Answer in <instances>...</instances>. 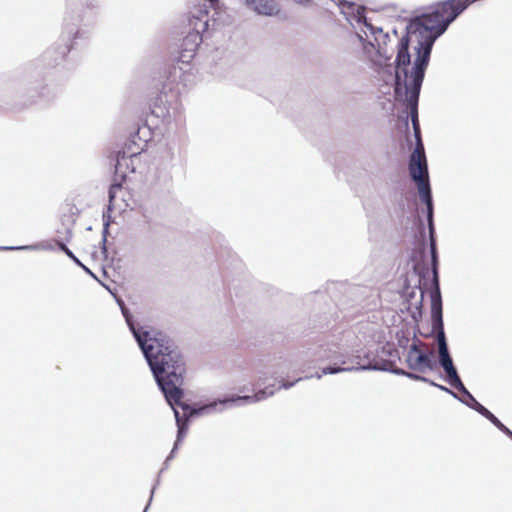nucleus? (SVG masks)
I'll use <instances>...</instances> for the list:
<instances>
[{
  "label": "nucleus",
  "mask_w": 512,
  "mask_h": 512,
  "mask_svg": "<svg viewBox=\"0 0 512 512\" xmlns=\"http://www.w3.org/2000/svg\"><path fill=\"white\" fill-rule=\"evenodd\" d=\"M121 312L141 349L147 364L166 402L174 412L177 425V436L175 444L180 445L186 436L188 422L194 416L209 415L216 411H223L226 406H245L262 401L273 396L276 389L275 384H268L270 372L259 371L258 385L265 387L259 389L252 395H232L217 399L206 404L190 405L182 401L184 391L185 362L174 341L164 332L147 330L138 326L133 316L125 307L123 301H118ZM276 372H271V377Z\"/></svg>",
  "instance_id": "f257e3e1"
},
{
  "label": "nucleus",
  "mask_w": 512,
  "mask_h": 512,
  "mask_svg": "<svg viewBox=\"0 0 512 512\" xmlns=\"http://www.w3.org/2000/svg\"><path fill=\"white\" fill-rule=\"evenodd\" d=\"M99 0H66L63 19V43L47 48L41 56L28 62L7 87V92L20 106L48 102L55 97L45 83L49 71L57 68L73 50L84 46L96 21Z\"/></svg>",
  "instance_id": "f03ea898"
},
{
  "label": "nucleus",
  "mask_w": 512,
  "mask_h": 512,
  "mask_svg": "<svg viewBox=\"0 0 512 512\" xmlns=\"http://www.w3.org/2000/svg\"><path fill=\"white\" fill-rule=\"evenodd\" d=\"M430 312H431V332L425 337L434 335L438 348V364L445 373L444 380L453 388L457 389L461 396L456 398L462 404L476 411L490 423L496 417L490 410L476 400L471 392L463 384L452 356L449 351L448 342L444 330L443 322V303L439 286L430 287Z\"/></svg>",
  "instance_id": "7ed1b4c3"
},
{
  "label": "nucleus",
  "mask_w": 512,
  "mask_h": 512,
  "mask_svg": "<svg viewBox=\"0 0 512 512\" xmlns=\"http://www.w3.org/2000/svg\"><path fill=\"white\" fill-rule=\"evenodd\" d=\"M408 171L411 181L415 184L419 198L426 207V219L429 234V250L431 264L430 287L439 286V256L437 249L436 232L434 225V203L429 178L427 158L410 155L408 160Z\"/></svg>",
  "instance_id": "20e7f679"
},
{
  "label": "nucleus",
  "mask_w": 512,
  "mask_h": 512,
  "mask_svg": "<svg viewBox=\"0 0 512 512\" xmlns=\"http://www.w3.org/2000/svg\"><path fill=\"white\" fill-rule=\"evenodd\" d=\"M413 37L408 31L400 38L397 45V54L394 63L384 60H373L375 70L383 73L394 80V96L399 102H408V95L404 96V90L409 91L412 80L413 66L408 70L411 63V55L409 52L410 39Z\"/></svg>",
  "instance_id": "39448f33"
},
{
  "label": "nucleus",
  "mask_w": 512,
  "mask_h": 512,
  "mask_svg": "<svg viewBox=\"0 0 512 512\" xmlns=\"http://www.w3.org/2000/svg\"><path fill=\"white\" fill-rule=\"evenodd\" d=\"M413 270L415 274L419 276V285L411 289L406 279L403 287V297L405 299L406 309L410 312L411 318L415 322H418L422 318L425 294V288L422 287L421 282L428 273V267L420 262H414Z\"/></svg>",
  "instance_id": "423d86ee"
},
{
  "label": "nucleus",
  "mask_w": 512,
  "mask_h": 512,
  "mask_svg": "<svg viewBox=\"0 0 512 512\" xmlns=\"http://www.w3.org/2000/svg\"><path fill=\"white\" fill-rule=\"evenodd\" d=\"M346 361L347 364L343 366L338 365L336 362L333 365L323 367L321 373H316L315 377L320 379L322 375H333L351 371H380L381 367V362H376L369 352L357 351V354L346 358Z\"/></svg>",
  "instance_id": "0eeeda50"
},
{
  "label": "nucleus",
  "mask_w": 512,
  "mask_h": 512,
  "mask_svg": "<svg viewBox=\"0 0 512 512\" xmlns=\"http://www.w3.org/2000/svg\"><path fill=\"white\" fill-rule=\"evenodd\" d=\"M356 35L363 45L367 42L376 50L377 58L375 60H384V62L391 60L393 51L386 48L390 41L388 32H384L381 27L374 26L369 21L365 22V27L360 28Z\"/></svg>",
  "instance_id": "6e6552de"
},
{
  "label": "nucleus",
  "mask_w": 512,
  "mask_h": 512,
  "mask_svg": "<svg viewBox=\"0 0 512 512\" xmlns=\"http://www.w3.org/2000/svg\"><path fill=\"white\" fill-rule=\"evenodd\" d=\"M423 83L411 82L408 91V102L404 103L409 110V116L412 122V128L415 137V147L410 155L426 158L424 144L421 137V128L418 117L419 96ZM404 96H407V90H404Z\"/></svg>",
  "instance_id": "1a4fd4ad"
},
{
  "label": "nucleus",
  "mask_w": 512,
  "mask_h": 512,
  "mask_svg": "<svg viewBox=\"0 0 512 512\" xmlns=\"http://www.w3.org/2000/svg\"><path fill=\"white\" fill-rule=\"evenodd\" d=\"M189 26L191 30L184 37L181 47L186 52H196L197 48L203 41V33L208 30L209 18L207 17V7L204 9H194L189 18Z\"/></svg>",
  "instance_id": "9d476101"
},
{
  "label": "nucleus",
  "mask_w": 512,
  "mask_h": 512,
  "mask_svg": "<svg viewBox=\"0 0 512 512\" xmlns=\"http://www.w3.org/2000/svg\"><path fill=\"white\" fill-rule=\"evenodd\" d=\"M182 75V69L175 66L167 71L166 80L163 82L160 94L155 98L152 114L156 117H165L168 114L169 97H173L178 93V83L176 82Z\"/></svg>",
  "instance_id": "9b49d317"
},
{
  "label": "nucleus",
  "mask_w": 512,
  "mask_h": 512,
  "mask_svg": "<svg viewBox=\"0 0 512 512\" xmlns=\"http://www.w3.org/2000/svg\"><path fill=\"white\" fill-rule=\"evenodd\" d=\"M421 345L422 342L414 335L413 342L405 358L408 368L420 373H424L427 370H434L437 365L434 360V352L432 350L422 349Z\"/></svg>",
  "instance_id": "f8f14e48"
},
{
  "label": "nucleus",
  "mask_w": 512,
  "mask_h": 512,
  "mask_svg": "<svg viewBox=\"0 0 512 512\" xmlns=\"http://www.w3.org/2000/svg\"><path fill=\"white\" fill-rule=\"evenodd\" d=\"M303 360L309 363H318L329 361L338 363V365H346V357L339 351V347L335 344H319L308 348L303 352Z\"/></svg>",
  "instance_id": "ddd939ff"
},
{
  "label": "nucleus",
  "mask_w": 512,
  "mask_h": 512,
  "mask_svg": "<svg viewBox=\"0 0 512 512\" xmlns=\"http://www.w3.org/2000/svg\"><path fill=\"white\" fill-rule=\"evenodd\" d=\"M139 154L138 150H132L131 145L128 147V151L119 150L117 152L116 163H115V179L111 183L108 196L109 201L112 202L116 196V192L122 188V181L126 178V171L128 169L127 161L129 158Z\"/></svg>",
  "instance_id": "4468645a"
},
{
  "label": "nucleus",
  "mask_w": 512,
  "mask_h": 512,
  "mask_svg": "<svg viewBox=\"0 0 512 512\" xmlns=\"http://www.w3.org/2000/svg\"><path fill=\"white\" fill-rule=\"evenodd\" d=\"M173 159L174 153H170L169 162H161L153 170L149 172L147 180L151 188H153L155 191H163L165 189H169V187L171 186V168L173 166Z\"/></svg>",
  "instance_id": "2eb2a0df"
},
{
  "label": "nucleus",
  "mask_w": 512,
  "mask_h": 512,
  "mask_svg": "<svg viewBox=\"0 0 512 512\" xmlns=\"http://www.w3.org/2000/svg\"><path fill=\"white\" fill-rule=\"evenodd\" d=\"M245 5L255 13L264 16H275L280 8L275 0H242Z\"/></svg>",
  "instance_id": "dca6fc26"
},
{
  "label": "nucleus",
  "mask_w": 512,
  "mask_h": 512,
  "mask_svg": "<svg viewBox=\"0 0 512 512\" xmlns=\"http://www.w3.org/2000/svg\"><path fill=\"white\" fill-rule=\"evenodd\" d=\"M37 251V250H54V246L50 242H40L36 244L23 245V246H0V251Z\"/></svg>",
  "instance_id": "f3484780"
},
{
  "label": "nucleus",
  "mask_w": 512,
  "mask_h": 512,
  "mask_svg": "<svg viewBox=\"0 0 512 512\" xmlns=\"http://www.w3.org/2000/svg\"><path fill=\"white\" fill-rule=\"evenodd\" d=\"M56 244L60 251L65 253V255L71 259L78 267H81L87 274L92 276L93 278L97 279L96 275L87 267L85 266L80 259L73 253L71 249L68 248L65 242L56 240Z\"/></svg>",
  "instance_id": "a211bd4d"
},
{
  "label": "nucleus",
  "mask_w": 512,
  "mask_h": 512,
  "mask_svg": "<svg viewBox=\"0 0 512 512\" xmlns=\"http://www.w3.org/2000/svg\"><path fill=\"white\" fill-rule=\"evenodd\" d=\"M380 371L390 372L398 376H405L407 373L406 370L394 366L393 362L383 359L381 360Z\"/></svg>",
  "instance_id": "6ab92c4d"
},
{
  "label": "nucleus",
  "mask_w": 512,
  "mask_h": 512,
  "mask_svg": "<svg viewBox=\"0 0 512 512\" xmlns=\"http://www.w3.org/2000/svg\"><path fill=\"white\" fill-rule=\"evenodd\" d=\"M103 217H104V223H103V231H102V253L104 255H106V253H107L106 241H107V235L109 233L110 216H108L107 219H105V215H103Z\"/></svg>",
  "instance_id": "aec40b11"
},
{
  "label": "nucleus",
  "mask_w": 512,
  "mask_h": 512,
  "mask_svg": "<svg viewBox=\"0 0 512 512\" xmlns=\"http://www.w3.org/2000/svg\"><path fill=\"white\" fill-rule=\"evenodd\" d=\"M491 423L512 440V430L505 426L497 417H495Z\"/></svg>",
  "instance_id": "412c9836"
},
{
  "label": "nucleus",
  "mask_w": 512,
  "mask_h": 512,
  "mask_svg": "<svg viewBox=\"0 0 512 512\" xmlns=\"http://www.w3.org/2000/svg\"><path fill=\"white\" fill-rule=\"evenodd\" d=\"M427 384L433 386V387H436L438 388L439 390L449 394L450 396H452L453 398H458V394L456 392H454L452 389L442 385V384H438L436 382H434L433 380L430 379V382H428Z\"/></svg>",
  "instance_id": "4be33fe9"
},
{
  "label": "nucleus",
  "mask_w": 512,
  "mask_h": 512,
  "mask_svg": "<svg viewBox=\"0 0 512 512\" xmlns=\"http://www.w3.org/2000/svg\"><path fill=\"white\" fill-rule=\"evenodd\" d=\"M405 377L411 379V380H414V381H420V382H424V383H428L430 382V379L425 377V376H422L418 373H415L414 371H407V373L405 374Z\"/></svg>",
  "instance_id": "5701e85b"
},
{
  "label": "nucleus",
  "mask_w": 512,
  "mask_h": 512,
  "mask_svg": "<svg viewBox=\"0 0 512 512\" xmlns=\"http://www.w3.org/2000/svg\"><path fill=\"white\" fill-rule=\"evenodd\" d=\"M195 53L196 52L188 53V52H186L185 49L182 48L180 56H179V61L182 63H189L194 58Z\"/></svg>",
  "instance_id": "b1692460"
},
{
  "label": "nucleus",
  "mask_w": 512,
  "mask_h": 512,
  "mask_svg": "<svg viewBox=\"0 0 512 512\" xmlns=\"http://www.w3.org/2000/svg\"><path fill=\"white\" fill-rule=\"evenodd\" d=\"M218 0H205L203 4H200L195 9H204L205 6L207 7V14L209 13V9L214 8Z\"/></svg>",
  "instance_id": "393cba45"
},
{
  "label": "nucleus",
  "mask_w": 512,
  "mask_h": 512,
  "mask_svg": "<svg viewBox=\"0 0 512 512\" xmlns=\"http://www.w3.org/2000/svg\"><path fill=\"white\" fill-rule=\"evenodd\" d=\"M301 380H303V378H302V377H299L298 379H296V380H295V381H293V382H285V381H282V380H281V381H280V382H281V384H280V386L278 387V389H281V388H283V389H289V388L293 387L297 382H299V381H301Z\"/></svg>",
  "instance_id": "a878e982"
},
{
  "label": "nucleus",
  "mask_w": 512,
  "mask_h": 512,
  "mask_svg": "<svg viewBox=\"0 0 512 512\" xmlns=\"http://www.w3.org/2000/svg\"><path fill=\"white\" fill-rule=\"evenodd\" d=\"M179 446L180 445L174 443L172 450L170 451L169 455L167 456L168 460H172L175 457V454H176Z\"/></svg>",
  "instance_id": "bb28decb"
},
{
  "label": "nucleus",
  "mask_w": 512,
  "mask_h": 512,
  "mask_svg": "<svg viewBox=\"0 0 512 512\" xmlns=\"http://www.w3.org/2000/svg\"><path fill=\"white\" fill-rule=\"evenodd\" d=\"M170 461H171V460H168V457H166V459H165V461H164V463H163V468L159 471V475H158V479H157V484L159 483V477H160V475L163 473V471H164L165 469H167V468H168V466H169V464H170Z\"/></svg>",
  "instance_id": "cd10ccee"
},
{
  "label": "nucleus",
  "mask_w": 512,
  "mask_h": 512,
  "mask_svg": "<svg viewBox=\"0 0 512 512\" xmlns=\"http://www.w3.org/2000/svg\"><path fill=\"white\" fill-rule=\"evenodd\" d=\"M170 461H171V460H168V457H166V459H165V461H164V463H163V468L159 471V475H158V479H157V484L159 483V477H160V475L163 473V471H164L165 469H167V468H168V466H169V464H170Z\"/></svg>",
  "instance_id": "c85d7f7f"
},
{
  "label": "nucleus",
  "mask_w": 512,
  "mask_h": 512,
  "mask_svg": "<svg viewBox=\"0 0 512 512\" xmlns=\"http://www.w3.org/2000/svg\"><path fill=\"white\" fill-rule=\"evenodd\" d=\"M293 1L301 6H308L311 3V0H293Z\"/></svg>",
  "instance_id": "c756f323"
},
{
  "label": "nucleus",
  "mask_w": 512,
  "mask_h": 512,
  "mask_svg": "<svg viewBox=\"0 0 512 512\" xmlns=\"http://www.w3.org/2000/svg\"><path fill=\"white\" fill-rule=\"evenodd\" d=\"M66 233H67L66 241H69V240H70V238H71V236H72V232H71V230H70V229H67V230H66Z\"/></svg>",
  "instance_id": "7c9ffc66"
},
{
  "label": "nucleus",
  "mask_w": 512,
  "mask_h": 512,
  "mask_svg": "<svg viewBox=\"0 0 512 512\" xmlns=\"http://www.w3.org/2000/svg\"><path fill=\"white\" fill-rule=\"evenodd\" d=\"M154 490H155V486L152 488L151 496H150V501L152 500V497H153V494H154Z\"/></svg>",
  "instance_id": "2f4dec72"
},
{
  "label": "nucleus",
  "mask_w": 512,
  "mask_h": 512,
  "mask_svg": "<svg viewBox=\"0 0 512 512\" xmlns=\"http://www.w3.org/2000/svg\"><path fill=\"white\" fill-rule=\"evenodd\" d=\"M392 33H393L395 36H397V30H396L395 28L392 30Z\"/></svg>",
  "instance_id": "473e14b6"
},
{
  "label": "nucleus",
  "mask_w": 512,
  "mask_h": 512,
  "mask_svg": "<svg viewBox=\"0 0 512 512\" xmlns=\"http://www.w3.org/2000/svg\"><path fill=\"white\" fill-rule=\"evenodd\" d=\"M147 508H148V506H146V508H145L144 512H146Z\"/></svg>",
  "instance_id": "72a5a7b5"
},
{
  "label": "nucleus",
  "mask_w": 512,
  "mask_h": 512,
  "mask_svg": "<svg viewBox=\"0 0 512 512\" xmlns=\"http://www.w3.org/2000/svg\"><path fill=\"white\" fill-rule=\"evenodd\" d=\"M147 508H148V506H146V508H145L144 512H146Z\"/></svg>",
  "instance_id": "f704fd0d"
}]
</instances>
